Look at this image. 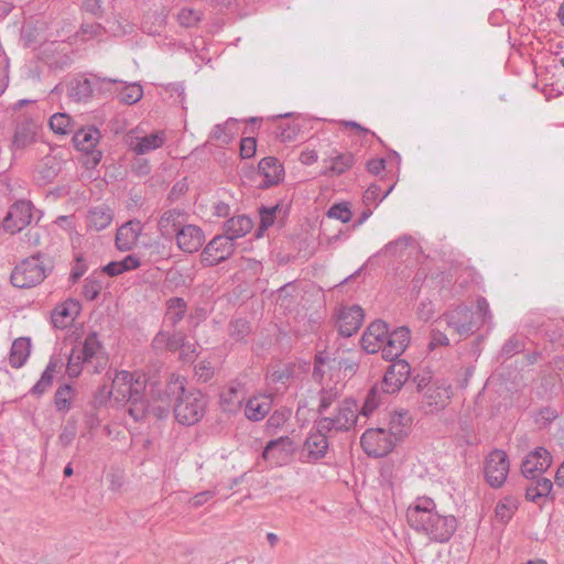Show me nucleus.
Here are the masks:
<instances>
[{
    "instance_id": "nucleus-2",
    "label": "nucleus",
    "mask_w": 564,
    "mask_h": 564,
    "mask_svg": "<svg viewBox=\"0 0 564 564\" xmlns=\"http://www.w3.org/2000/svg\"><path fill=\"white\" fill-rule=\"evenodd\" d=\"M185 378L172 376L166 382V391L162 394L156 393V398L174 400V416L182 425H194L199 422L205 414L206 398L196 389L187 390Z\"/></svg>"
},
{
    "instance_id": "nucleus-60",
    "label": "nucleus",
    "mask_w": 564,
    "mask_h": 564,
    "mask_svg": "<svg viewBox=\"0 0 564 564\" xmlns=\"http://www.w3.org/2000/svg\"><path fill=\"white\" fill-rule=\"evenodd\" d=\"M229 121L226 122V124H216L212 132H210V139L214 140H220L224 144H229L232 140V133L228 129Z\"/></svg>"
},
{
    "instance_id": "nucleus-57",
    "label": "nucleus",
    "mask_w": 564,
    "mask_h": 564,
    "mask_svg": "<svg viewBox=\"0 0 564 564\" xmlns=\"http://www.w3.org/2000/svg\"><path fill=\"white\" fill-rule=\"evenodd\" d=\"M165 283L167 288H180L186 285V276L177 269H170L165 273Z\"/></svg>"
},
{
    "instance_id": "nucleus-5",
    "label": "nucleus",
    "mask_w": 564,
    "mask_h": 564,
    "mask_svg": "<svg viewBox=\"0 0 564 564\" xmlns=\"http://www.w3.org/2000/svg\"><path fill=\"white\" fill-rule=\"evenodd\" d=\"M446 325L452 328L459 338H466L473 335L481 326V322L476 319L475 312L467 305H458L453 311L443 315Z\"/></svg>"
},
{
    "instance_id": "nucleus-8",
    "label": "nucleus",
    "mask_w": 564,
    "mask_h": 564,
    "mask_svg": "<svg viewBox=\"0 0 564 564\" xmlns=\"http://www.w3.org/2000/svg\"><path fill=\"white\" fill-rule=\"evenodd\" d=\"M235 251V242L225 235L215 236L204 248L200 258L206 267H214L227 260Z\"/></svg>"
},
{
    "instance_id": "nucleus-7",
    "label": "nucleus",
    "mask_w": 564,
    "mask_h": 564,
    "mask_svg": "<svg viewBox=\"0 0 564 564\" xmlns=\"http://www.w3.org/2000/svg\"><path fill=\"white\" fill-rule=\"evenodd\" d=\"M509 458L506 452L494 449L485 460V478L492 488H500L507 480Z\"/></svg>"
},
{
    "instance_id": "nucleus-43",
    "label": "nucleus",
    "mask_w": 564,
    "mask_h": 564,
    "mask_svg": "<svg viewBox=\"0 0 564 564\" xmlns=\"http://www.w3.org/2000/svg\"><path fill=\"white\" fill-rule=\"evenodd\" d=\"M523 349V343L517 337L511 336L501 347L497 361L503 364L507 359L513 355L519 354Z\"/></svg>"
},
{
    "instance_id": "nucleus-37",
    "label": "nucleus",
    "mask_w": 564,
    "mask_h": 564,
    "mask_svg": "<svg viewBox=\"0 0 564 564\" xmlns=\"http://www.w3.org/2000/svg\"><path fill=\"white\" fill-rule=\"evenodd\" d=\"M74 388L70 383L61 384L54 394V405L57 412L66 413L70 410Z\"/></svg>"
},
{
    "instance_id": "nucleus-1",
    "label": "nucleus",
    "mask_w": 564,
    "mask_h": 564,
    "mask_svg": "<svg viewBox=\"0 0 564 564\" xmlns=\"http://www.w3.org/2000/svg\"><path fill=\"white\" fill-rule=\"evenodd\" d=\"M406 519L413 530L436 543L448 542L457 530L455 516L440 513L435 502L427 497L417 498L408 508Z\"/></svg>"
},
{
    "instance_id": "nucleus-49",
    "label": "nucleus",
    "mask_w": 564,
    "mask_h": 564,
    "mask_svg": "<svg viewBox=\"0 0 564 564\" xmlns=\"http://www.w3.org/2000/svg\"><path fill=\"white\" fill-rule=\"evenodd\" d=\"M150 401L151 399H140L137 401H130L128 413L134 419V421H142L148 414H150Z\"/></svg>"
},
{
    "instance_id": "nucleus-18",
    "label": "nucleus",
    "mask_w": 564,
    "mask_h": 564,
    "mask_svg": "<svg viewBox=\"0 0 564 564\" xmlns=\"http://www.w3.org/2000/svg\"><path fill=\"white\" fill-rule=\"evenodd\" d=\"M293 445L294 443L289 436L270 440L263 447L261 456L264 460L279 464L281 459L294 451Z\"/></svg>"
},
{
    "instance_id": "nucleus-41",
    "label": "nucleus",
    "mask_w": 564,
    "mask_h": 564,
    "mask_svg": "<svg viewBox=\"0 0 564 564\" xmlns=\"http://www.w3.org/2000/svg\"><path fill=\"white\" fill-rule=\"evenodd\" d=\"M334 362L335 358H330L325 350L316 352L312 372L313 380L318 384H322L326 375V370L324 369L325 365Z\"/></svg>"
},
{
    "instance_id": "nucleus-40",
    "label": "nucleus",
    "mask_w": 564,
    "mask_h": 564,
    "mask_svg": "<svg viewBox=\"0 0 564 564\" xmlns=\"http://www.w3.org/2000/svg\"><path fill=\"white\" fill-rule=\"evenodd\" d=\"M89 362L82 358V351H77V347H73L70 354L67 356L66 373L70 379H75L80 376L83 371V365Z\"/></svg>"
},
{
    "instance_id": "nucleus-15",
    "label": "nucleus",
    "mask_w": 564,
    "mask_h": 564,
    "mask_svg": "<svg viewBox=\"0 0 564 564\" xmlns=\"http://www.w3.org/2000/svg\"><path fill=\"white\" fill-rule=\"evenodd\" d=\"M364 318V310L357 304L343 308L338 315L339 335L350 337L356 334L360 329Z\"/></svg>"
},
{
    "instance_id": "nucleus-35",
    "label": "nucleus",
    "mask_w": 564,
    "mask_h": 564,
    "mask_svg": "<svg viewBox=\"0 0 564 564\" xmlns=\"http://www.w3.org/2000/svg\"><path fill=\"white\" fill-rule=\"evenodd\" d=\"M166 317L175 327L185 317L187 304L183 297L175 296L166 301Z\"/></svg>"
},
{
    "instance_id": "nucleus-45",
    "label": "nucleus",
    "mask_w": 564,
    "mask_h": 564,
    "mask_svg": "<svg viewBox=\"0 0 564 564\" xmlns=\"http://www.w3.org/2000/svg\"><path fill=\"white\" fill-rule=\"evenodd\" d=\"M318 394H319V404H318V408L316 409V413L318 415H323L329 409V406L335 401H337V399L339 398V392L334 387H329V388L322 387Z\"/></svg>"
},
{
    "instance_id": "nucleus-14",
    "label": "nucleus",
    "mask_w": 564,
    "mask_h": 564,
    "mask_svg": "<svg viewBox=\"0 0 564 564\" xmlns=\"http://www.w3.org/2000/svg\"><path fill=\"white\" fill-rule=\"evenodd\" d=\"M337 432H347L357 424L358 402L354 398H346L336 408V414L332 416Z\"/></svg>"
},
{
    "instance_id": "nucleus-31",
    "label": "nucleus",
    "mask_w": 564,
    "mask_h": 564,
    "mask_svg": "<svg viewBox=\"0 0 564 564\" xmlns=\"http://www.w3.org/2000/svg\"><path fill=\"white\" fill-rule=\"evenodd\" d=\"M183 213L178 209H170L163 213L158 223V228L164 238H171L176 235L182 227L180 217Z\"/></svg>"
},
{
    "instance_id": "nucleus-3",
    "label": "nucleus",
    "mask_w": 564,
    "mask_h": 564,
    "mask_svg": "<svg viewBox=\"0 0 564 564\" xmlns=\"http://www.w3.org/2000/svg\"><path fill=\"white\" fill-rule=\"evenodd\" d=\"M53 261L50 257L36 253L24 260L13 269L10 281L19 289H30L40 284L53 270Z\"/></svg>"
},
{
    "instance_id": "nucleus-52",
    "label": "nucleus",
    "mask_w": 564,
    "mask_h": 564,
    "mask_svg": "<svg viewBox=\"0 0 564 564\" xmlns=\"http://www.w3.org/2000/svg\"><path fill=\"white\" fill-rule=\"evenodd\" d=\"M102 290V283L98 279L94 276V274L86 278L84 286H83V294L86 300L94 301L96 300L100 292Z\"/></svg>"
},
{
    "instance_id": "nucleus-16",
    "label": "nucleus",
    "mask_w": 564,
    "mask_h": 564,
    "mask_svg": "<svg viewBox=\"0 0 564 564\" xmlns=\"http://www.w3.org/2000/svg\"><path fill=\"white\" fill-rule=\"evenodd\" d=\"M258 172L263 180L258 185L260 189H268L283 181L284 169L274 156L263 158L258 164Z\"/></svg>"
},
{
    "instance_id": "nucleus-54",
    "label": "nucleus",
    "mask_w": 564,
    "mask_h": 564,
    "mask_svg": "<svg viewBox=\"0 0 564 564\" xmlns=\"http://www.w3.org/2000/svg\"><path fill=\"white\" fill-rule=\"evenodd\" d=\"M377 395L378 387L375 386L368 391L362 406L360 409L358 408V415L368 417L373 412L378 406Z\"/></svg>"
},
{
    "instance_id": "nucleus-33",
    "label": "nucleus",
    "mask_w": 564,
    "mask_h": 564,
    "mask_svg": "<svg viewBox=\"0 0 564 564\" xmlns=\"http://www.w3.org/2000/svg\"><path fill=\"white\" fill-rule=\"evenodd\" d=\"M50 127L55 133L65 135L74 133L78 126L66 112H56L50 119Z\"/></svg>"
},
{
    "instance_id": "nucleus-22",
    "label": "nucleus",
    "mask_w": 564,
    "mask_h": 564,
    "mask_svg": "<svg viewBox=\"0 0 564 564\" xmlns=\"http://www.w3.org/2000/svg\"><path fill=\"white\" fill-rule=\"evenodd\" d=\"M93 77L89 76H77L72 79L67 86L68 96L78 102H87L94 97Z\"/></svg>"
},
{
    "instance_id": "nucleus-61",
    "label": "nucleus",
    "mask_w": 564,
    "mask_h": 564,
    "mask_svg": "<svg viewBox=\"0 0 564 564\" xmlns=\"http://www.w3.org/2000/svg\"><path fill=\"white\" fill-rule=\"evenodd\" d=\"M145 386V380H142L141 377H138L134 383L127 389L128 402L147 399L143 394Z\"/></svg>"
},
{
    "instance_id": "nucleus-39",
    "label": "nucleus",
    "mask_w": 564,
    "mask_h": 564,
    "mask_svg": "<svg viewBox=\"0 0 564 564\" xmlns=\"http://www.w3.org/2000/svg\"><path fill=\"white\" fill-rule=\"evenodd\" d=\"M37 172L44 182L50 183L61 172V164L55 156L46 155L39 164Z\"/></svg>"
},
{
    "instance_id": "nucleus-46",
    "label": "nucleus",
    "mask_w": 564,
    "mask_h": 564,
    "mask_svg": "<svg viewBox=\"0 0 564 564\" xmlns=\"http://www.w3.org/2000/svg\"><path fill=\"white\" fill-rule=\"evenodd\" d=\"M229 336L236 340H243L251 332L250 323L246 318H235L228 326Z\"/></svg>"
},
{
    "instance_id": "nucleus-21",
    "label": "nucleus",
    "mask_w": 564,
    "mask_h": 564,
    "mask_svg": "<svg viewBox=\"0 0 564 564\" xmlns=\"http://www.w3.org/2000/svg\"><path fill=\"white\" fill-rule=\"evenodd\" d=\"M324 162H329V165L322 172L323 175L339 176L355 165L356 158L351 152H338L337 150H333L329 158L324 160Z\"/></svg>"
},
{
    "instance_id": "nucleus-64",
    "label": "nucleus",
    "mask_w": 564,
    "mask_h": 564,
    "mask_svg": "<svg viewBox=\"0 0 564 564\" xmlns=\"http://www.w3.org/2000/svg\"><path fill=\"white\" fill-rule=\"evenodd\" d=\"M318 416L319 417L315 421L316 430L313 433H319L327 436L326 434L332 430L336 431V424L332 416H324V414Z\"/></svg>"
},
{
    "instance_id": "nucleus-24",
    "label": "nucleus",
    "mask_w": 564,
    "mask_h": 564,
    "mask_svg": "<svg viewBox=\"0 0 564 564\" xmlns=\"http://www.w3.org/2000/svg\"><path fill=\"white\" fill-rule=\"evenodd\" d=\"M100 135V131L95 126L77 127L72 141L75 149L83 152L96 148Z\"/></svg>"
},
{
    "instance_id": "nucleus-48",
    "label": "nucleus",
    "mask_w": 564,
    "mask_h": 564,
    "mask_svg": "<svg viewBox=\"0 0 564 564\" xmlns=\"http://www.w3.org/2000/svg\"><path fill=\"white\" fill-rule=\"evenodd\" d=\"M143 96V89L140 84H129L122 87L119 93L120 101L126 105L138 102Z\"/></svg>"
},
{
    "instance_id": "nucleus-27",
    "label": "nucleus",
    "mask_w": 564,
    "mask_h": 564,
    "mask_svg": "<svg viewBox=\"0 0 564 564\" xmlns=\"http://www.w3.org/2000/svg\"><path fill=\"white\" fill-rule=\"evenodd\" d=\"M80 305L77 301H66L63 304L56 306L52 312V324L55 328L63 329L68 325V318H72V315H77L79 313Z\"/></svg>"
},
{
    "instance_id": "nucleus-34",
    "label": "nucleus",
    "mask_w": 564,
    "mask_h": 564,
    "mask_svg": "<svg viewBox=\"0 0 564 564\" xmlns=\"http://www.w3.org/2000/svg\"><path fill=\"white\" fill-rule=\"evenodd\" d=\"M79 350L82 351V358L89 362L104 350V345L99 340L97 332H90L86 335Z\"/></svg>"
},
{
    "instance_id": "nucleus-11",
    "label": "nucleus",
    "mask_w": 564,
    "mask_h": 564,
    "mask_svg": "<svg viewBox=\"0 0 564 564\" xmlns=\"http://www.w3.org/2000/svg\"><path fill=\"white\" fill-rule=\"evenodd\" d=\"M42 127L40 116L23 117L17 122L11 148L22 150L36 141L37 133Z\"/></svg>"
},
{
    "instance_id": "nucleus-10",
    "label": "nucleus",
    "mask_w": 564,
    "mask_h": 564,
    "mask_svg": "<svg viewBox=\"0 0 564 564\" xmlns=\"http://www.w3.org/2000/svg\"><path fill=\"white\" fill-rule=\"evenodd\" d=\"M410 329L406 326H400L393 330H388L384 335L382 358L387 361L398 360L410 344Z\"/></svg>"
},
{
    "instance_id": "nucleus-62",
    "label": "nucleus",
    "mask_w": 564,
    "mask_h": 564,
    "mask_svg": "<svg viewBox=\"0 0 564 564\" xmlns=\"http://www.w3.org/2000/svg\"><path fill=\"white\" fill-rule=\"evenodd\" d=\"M105 32V28L99 23H83L79 29V33L83 35V40L93 39L100 36Z\"/></svg>"
},
{
    "instance_id": "nucleus-30",
    "label": "nucleus",
    "mask_w": 564,
    "mask_h": 564,
    "mask_svg": "<svg viewBox=\"0 0 564 564\" xmlns=\"http://www.w3.org/2000/svg\"><path fill=\"white\" fill-rule=\"evenodd\" d=\"M141 265L139 257L128 254L120 261H110L101 268V272L113 278L124 272L135 270Z\"/></svg>"
},
{
    "instance_id": "nucleus-9",
    "label": "nucleus",
    "mask_w": 564,
    "mask_h": 564,
    "mask_svg": "<svg viewBox=\"0 0 564 564\" xmlns=\"http://www.w3.org/2000/svg\"><path fill=\"white\" fill-rule=\"evenodd\" d=\"M391 362L381 380V390L387 394L399 392L411 373V366L406 360L398 359Z\"/></svg>"
},
{
    "instance_id": "nucleus-53",
    "label": "nucleus",
    "mask_w": 564,
    "mask_h": 564,
    "mask_svg": "<svg viewBox=\"0 0 564 564\" xmlns=\"http://www.w3.org/2000/svg\"><path fill=\"white\" fill-rule=\"evenodd\" d=\"M281 204H275L274 206L268 207V206H260L259 207V216H260V223L262 225V228H270L276 218V213L280 210Z\"/></svg>"
},
{
    "instance_id": "nucleus-17",
    "label": "nucleus",
    "mask_w": 564,
    "mask_h": 564,
    "mask_svg": "<svg viewBox=\"0 0 564 564\" xmlns=\"http://www.w3.org/2000/svg\"><path fill=\"white\" fill-rule=\"evenodd\" d=\"M175 239L181 250L192 253L203 246L205 235L199 227L195 225H185L177 230Z\"/></svg>"
},
{
    "instance_id": "nucleus-13",
    "label": "nucleus",
    "mask_w": 564,
    "mask_h": 564,
    "mask_svg": "<svg viewBox=\"0 0 564 564\" xmlns=\"http://www.w3.org/2000/svg\"><path fill=\"white\" fill-rule=\"evenodd\" d=\"M389 330V325L381 319L372 322L364 332L360 344L362 349L368 354L382 352L384 335Z\"/></svg>"
},
{
    "instance_id": "nucleus-28",
    "label": "nucleus",
    "mask_w": 564,
    "mask_h": 564,
    "mask_svg": "<svg viewBox=\"0 0 564 564\" xmlns=\"http://www.w3.org/2000/svg\"><path fill=\"white\" fill-rule=\"evenodd\" d=\"M165 139L166 137L164 131H155L142 138H137V141L132 143V150L138 155H143L161 148L164 144Z\"/></svg>"
},
{
    "instance_id": "nucleus-29",
    "label": "nucleus",
    "mask_w": 564,
    "mask_h": 564,
    "mask_svg": "<svg viewBox=\"0 0 564 564\" xmlns=\"http://www.w3.org/2000/svg\"><path fill=\"white\" fill-rule=\"evenodd\" d=\"M31 351V339L20 337L13 340L10 349L9 361L13 368H21L28 360Z\"/></svg>"
},
{
    "instance_id": "nucleus-58",
    "label": "nucleus",
    "mask_w": 564,
    "mask_h": 564,
    "mask_svg": "<svg viewBox=\"0 0 564 564\" xmlns=\"http://www.w3.org/2000/svg\"><path fill=\"white\" fill-rule=\"evenodd\" d=\"M54 376L43 371L41 378L36 381V383L31 388V393L33 395H42L46 392V390L52 386Z\"/></svg>"
},
{
    "instance_id": "nucleus-42",
    "label": "nucleus",
    "mask_w": 564,
    "mask_h": 564,
    "mask_svg": "<svg viewBox=\"0 0 564 564\" xmlns=\"http://www.w3.org/2000/svg\"><path fill=\"white\" fill-rule=\"evenodd\" d=\"M238 392V387L230 386L227 391L220 394V405L225 412H235L241 406L242 401Z\"/></svg>"
},
{
    "instance_id": "nucleus-12",
    "label": "nucleus",
    "mask_w": 564,
    "mask_h": 564,
    "mask_svg": "<svg viewBox=\"0 0 564 564\" xmlns=\"http://www.w3.org/2000/svg\"><path fill=\"white\" fill-rule=\"evenodd\" d=\"M552 465V455L544 447L530 452L521 463V474L527 479H535L543 475Z\"/></svg>"
},
{
    "instance_id": "nucleus-26",
    "label": "nucleus",
    "mask_w": 564,
    "mask_h": 564,
    "mask_svg": "<svg viewBox=\"0 0 564 564\" xmlns=\"http://www.w3.org/2000/svg\"><path fill=\"white\" fill-rule=\"evenodd\" d=\"M253 227V223L250 217L246 215H239L236 217L229 218L224 224V235L226 237H230L235 242L236 239L248 234Z\"/></svg>"
},
{
    "instance_id": "nucleus-20",
    "label": "nucleus",
    "mask_w": 564,
    "mask_h": 564,
    "mask_svg": "<svg viewBox=\"0 0 564 564\" xmlns=\"http://www.w3.org/2000/svg\"><path fill=\"white\" fill-rule=\"evenodd\" d=\"M142 230L139 220H130L122 225L116 234V247L120 251H130L135 246Z\"/></svg>"
},
{
    "instance_id": "nucleus-63",
    "label": "nucleus",
    "mask_w": 564,
    "mask_h": 564,
    "mask_svg": "<svg viewBox=\"0 0 564 564\" xmlns=\"http://www.w3.org/2000/svg\"><path fill=\"white\" fill-rule=\"evenodd\" d=\"M257 151V140L254 137H246L240 141V155L242 159H251Z\"/></svg>"
},
{
    "instance_id": "nucleus-19",
    "label": "nucleus",
    "mask_w": 564,
    "mask_h": 564,
    "mask_svg": "<svg viewBox=\"0 0 564 564\" xmlns=\"http://www.w3.org/2000/svg\"><path fill=\"white\" fill-rule=\"evenodd\" d=\"M166 391V384L164 388L160 387L158 383H151L149 389L150 401V414L155 416L159 420L166 419L171 409L174 410V400L169 395V399L156 398V393H164Z\"/></svg>"
},
{
    "instance_id": "nucleus-56",
    "label": "nucleus",
    "mask_w": 564,
    "mask_h": 564,
    "mask_svg": "<svg viewBox=\"0 0 564 564\" xmlns=\"http://www.w3.org/2000/svg\"><path fill=\"white\" fill-rule=\"evenodd\" d=\"M334 364H337L338 370L343 371L344 378H351L359 368V362L349 358H335Z\"/></svg>"
},
{
    "instance_id": "nucleus-47",
    "label": "nucleus",
    "mask_w": 564,
    "mask_h": 564,
    "mask_svg": "<svg viewBox=\"0 0 564 564\" xmlns=\"http://www.w3.org/2000/svg\"><path fill=\"white\" fill-rule=\"evenodd\" d=\"M517 500L513 497H506L503 500L499 501L496 507V517L501 521L507 523L514 510H517Z\"/></svg>"
},
{
    "instance_id": "nucleus-51",
    "label": "nucleus",
    "mask_w": 564,
    "mask_h": 564,
    "mask_svg": "<svg viewBox=\"0 0 564 564\" xmlns=\"http://www.w3.org/2000/svg\"><path fill=\"white\" fill-rule=\"evenodd\" d=\"M93 77V88H94V97L95 96H105L111 93V86L115 84L121 83L118 79L100 77L98 75L91 74Z\"/></svg>"
},
{
    "instance_id": "nucleus-44",
    "label": "nucleus",
    "mask_w": 564,
    "mask_h": 564,
    "mask_svg": "<svg viewBox=\"0 0 564 564\" xmlns=\"http://www.w3.org/2000/svg\"><path fill=\"white\" fill-rule=\"evenodd\" d=\"M326 217L329 219H337L344 224L351 220L352 213L348 202H340L333 204L326 212Z\"/></svg>"
},
{
    "instance_id": "nucleus-32",
    "label": "nucleus",
    "mask_w": 564,
    "mask_h": 564,
    "mask_svg": "<svg viewBox=\"0 0 564 564\" xmlns=\"http://www.w3.org/2000/svg\"><path fill=\"white\" fill-rule=\"evenodd\" d=\"M411 417L406 411L394 412L391 415L388 431L398 442H402L409 434Z\"/></svg>"
},
{
    "instance_id": "nucleus-55",
    "label": "nucleus",
    "mask_w": 564,
    "mask_h": 564,
    "mask_svg": "<svg viewBox=\"0 0 564 564\" xmlns=\"http://www.w3.org/2000/svg\"><path fill=\"white\" fill-rule=\"evenodd\" d=\"M177 21L182 26L193 28L200 21V17L195 10L183 8L177 14Z\"/></svg>"
},
{
    "instance_id": "nucleus-25",
    "label": "nucleus",
    "mask_w": 564,
    "mask_h": 564,
    "mask_svg": "<svg viewBox=\"0 0 564 564\" xmlns=\"http://www.w3.org/2000/svg\"><path fill=\"white\" fill-rule=\"evenodd\" d=\"M304 449L307 452V462H317L325 457L328 449L327 436L319 433H310Z\"/></svg>"
},
{
    "instance_id": "nucleus-36",
    "label": "nucleus",
    "mask_w": 564,
    "mask_h": 564,
    "mask_svg": "<svg viewBox=\"0 0 564 564\" xmlns=\"http://www.w3.org/2000/svg\"><path fill=\"white\" fill-rule=\"evenodd\" d=\"M270 405L269 401L251 398L246 404L245 415L251 421H260L269 413Z\"/></svg>"
},
{
    "instance_id": "nucleus-4",
    "label": "nucleus",
    "mask_w": 564,
    "mask_h": 564,
    "mask_svg": "<svg viewBox=\"0 0 564 564\" xmlns=\"http://www.w3.org/2000/svg\"><path fill=\"white\" fill-rule=\"evenodd\" d=\"M362 449L368 456L381 458L390 454L397 445V441L387 429H368L360 437Z\"/></svg>"
},
{
    "instance_id": "nucleus-23",
    "label": "nucleus",
    "mask_w": 564,
    "mask_h": 564,
    "mask_svg": "<svg viewBox=\"0 0 564 564\" xmlns=\"http://www.w3.org/2000/svg\"><path fill=\"white\" fill-rule=\"evenodd\" d=\"M112 219L113 213L109 206L105 204L94 206L87 214V228L94 231H101L111 224Z\"/></svg>"
},
{
    "instance_id": "nucleus-59",
    "label": "nucleus",
    "mask_w": 564,
    "mask_h": 564,
    "mask_svg": "<svg viewBox=\"0 0 564 564\" xmlns=\"http://www.w3.org/2000/svg\"><path fill=\"white\" fill-rule=\"evenodd\" d=\"M88 270L85 258L82 254L75 257V263L72 268L69 280L72 283H76Z\"/></svg>"
},
{
    "instance_id": "nucleus-38",
    "label": "nucleus",
    "mask_w": 564,
    "mask_h": 564,
    "mask_svg": "<svg viewBox=\"0 0 564 564\" xmlns=\"http://www.w3.org/2000/svg\"><path fill=\"white\" fill-rule=\"evenodd\" d=\"M423 399L429 406H444L445 400L449 399V387L442 388L432 383L423 393Z\"/></svg>"
},
{
    "instance_id": "nucleus-50",
    "label": "nucleus",
    "mask_w": 564,
    "mask_h": 564,
    "mask_svg": "<svg viewBox=\"0 0 564 564\" xmlns=\"http://www.w3.org/2000/svg\"><path fill=\"white\" fill-rule=\"evenodd\" d=\"M77 434V420L69 417L66 424L62 427V432L58 436V443L63 447H67L75 440Z\"/></svg>"
},
{
    "instance_id": "nucleus-6",
    "label": "nucleus",
    "mask_w": 564,
    "mask_h": 564,
    "mask_svg": "<svg viewBox=\"0 0 564 564\" xmlns=\"http://www.w3.org/2000/svg\"><path fill=\"white\" fill-rule=\"evenodd\" d=\"M32 208L30 200L20 199L13 203L2 218V231L10 235L22 231L32 223Z\"/></svg>"
}]
</instances>
